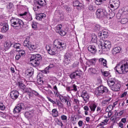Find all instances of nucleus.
<instances>
[{
	"label": "nucleus",
	"instance_id": "49",
	"mask_svg": "<svg viewBox=\"0 0 128 128\" xmlns=\"http://www.w3.org/2000/svg\"><path fill=\"white\" fill-rule=\"evenodd\" d=\"M78 64L80 62L76 61L72 64V68H78Z\"/></svg>",
	"mask_w": 128,
	"mask_h": 128
},
{
	"label": "nucleus",
	"instance_id": "61",
	"mask_svg": "<svg viewBox=\"0 0 128 128\" xmlns=\"http://www.w3.org/2000/svg\"><path fill=\"white\" fill-rule=\"evenodd\" d=\"M126 94H128V92H123L121 96V98H124V96H126Z\"/></svg>",
	"mask_w": 128,
	"mask_h": 128
},
{
	"label": "nucleus",
	"instance_id": "48",
	"mask_svg": "<svg viewBox=\"0 0 128 128\" xmlns=\"http://www.w3.org/2000/svg\"><path fill=\"white\" fill-rule=\"evenodd\" d=\"M102 74L104 76H110V72L107 71H104V72H102Z\"/></svg>",
	"mask_w": 128,
	"mask_h": 128
},
{
	"label": "nucleus",
	"instance_id": "38",
	"mask_svg": "<svg viewBox=\"0 0 128 128\" xmlns=\"http://www.w3.org/2000/svg\"><path fill=\"white\" fill-rule=\"evenodd\" d=\"M88 64H90V66H94L96 64V59H92L88 60Z\"/></svg>",
	"mask_w": 128,
	"mask_h": 128
},
{
	"label": "nucleus",
	"instance_id": "10",
	"mask_svg": "<svg viewBox=\"0 0 128 128\" xmlns=\"http://www.w3.org/2000/svg\"><path fill=\"white\" fill-rule=\"evenodd\" d=\"M24 103H20L14 108L13 112L14 114H19V112H20V110H24Z\"/></svg>",
	"mask_w": 128,
	"mask_h": 128
},
{
	"label": "nucleus",
	"instance_id": "32",
	"mask_svg": "<svg viewBox=\"0 0 128 128\" xmlns=\"http://www.w3.org/2000/svg\"><path fill=\"white\" fill-rule=\"evenodd\" d=\"M70 78L72 80H74V78H78V76L76 75V74L74 72L70 74Z\"/></svg>",
	"mask_w": 128,
	"mask_h": 128
},
{
	"label": "nucleus",
	"instance_id": "17",
	"mask_svg": "<svg viewBox=\"0 0 128 128\" xmlns=\"http://www.w3.org/2000/svg\"><path fill=\"white\" fill-rule=\"evenodd\" d=\"M74 6L76 7L77 10H82V4H80L78 0H76L74 2Z\"/></svg>",
	"mask_w": 128,
	"mask_h": 128
},
{
	"label": "nucleus",
	"instance_id": "60",
	"mask_svg": "<svg viewBox=\"0 0 128 128\" xmlns=\"http://www.w3.org/2000/svg\"><path fill=\"white\" fill-rule=\"evenodd\" d=\"M84 110L85 111H88L90 110V108H88V106H86L84 107Z\"/></svg>",
	"mask_w": 128,
	"mask_h": 128
},
{
	"label": "nucleus",
	"instance_id": "24",
	"mask_svg": "<svg viewBox=\"0 0 128 128\" xmlns=\"http://www.w3.org/2000/svg\"><path fill=\"white\" fill-rule=\"evenodd\" d=\"M74 72L75 73V74L77 76L78 78H80L82 74V70H80V69H78Z\"/></svg>",
	"mask_w": 128,
	"mask_h": 128
},
{
	"label": "nucleus",
	"instance_id": "37",
	"mask_svg": "<svg viewBox=\"0 0 128 128\" xmlns=\"http://www.w3.org/2000/svg\"><path fill=\"white\" fill-rule=\"evenodd\" d=\"M13 48H20V44L18 43H13Z\"/></svg>",
	"mask_w": 128,
	"mask_h": 128
},
{
	"label": "nucleus",
	"instance_id": "27",
	"mask_svg": "<svg viewBox=\"0 0 128 128\" xmlns=\"http://www.w3.org/2000/svg\"><path fill=\"white\" fill-rule=\"evenodd\" d=\"M52 116L55 118L58 116V112L56 108L52 110Z\"/></svg>",
	"mask_w": 128,
	"mask_h": 128
},
{
	"label": "nucleus",
	"instance_id": "36",
	"mask_svg": "<svg viewBox=\"0 0 128 128\" xmlns=\"http://www.w3.org/2000/svg\"><path fill=\"white\" fill-rule=\"evenodd\" d=\"M88 10L91 12H94L96 10V6L94 5L90 4L88 7Z\"/></svg>",
	"mask_w": 128,
	"mask_h": 128
},
{
	"label": "nucleus",
	"instance_id": "50",
	"mask_svg": "<svg viewBox=\"0 0 128 128\" xmlns=\"http://www.w3.org/2000/svg\"><path fill=\"white\" fill-rule=\"evenodd\" d=\"M61 120H68V116H66L63 114L61 116Z\"/></svg>",
	"mask_w": 128,
	"mask_h": 128
},
{
	"label": "nucleus",
	"instance_id": "30",
	"mask_svg": "<svg viewBox=\"0 0 128 128\" xmlns=\"http://www.w3.org/2000/svg\"><path fill=\"white\" fill-rule=\"evenodd\" d=\"M24 92H26V94H30L32 92V89L30 88H28L26 86L22 89Z\"/></svg>",
	"mask_w": 128,
	"mask_h": 128
},
{
	"label": "nucleus",
	"instance_id": "41",
	"mask_svg": "<svg viewBox=\"0 0 128 128\" xmlns=\"http://www.w3.org/2000/svg\"><path fill=\"white\" fill-rule=\"evenodd\" d=\"M109 18L111 19L112 18L116 16V13L114 12H111L109 13Z\"/></svg>",
	"mask_w": 128,
	"mask_h": 128
},
{
	"label": "nucleus",
	"instance_id": "22",
	"mask_svg": "<svg viewBox=\"0 0 128 128\" xmlns=\"http://www.w3.org/2000/svg\"><path fill=\"white\" fill-rule=\"evenodd\" d=\"M98 62L100 64H102L104 66H106V64L108 62L106 61V60L104 58H100L99 59Z\"/></svg>",
	"mask_w": 128,
	"mask_h": 128
},
{
	"label": "nucleus",
	"instance_id": "44",
	"mask_svg": "<svg viewBox=\"0 0 128 128\" xmlns=\"http://www.w3.org/2000/svg\"><path fill=\"white\" fill-rule=\"evenodd\" d=\"M116 104H118V102H114L113 105H110L108 106V108H112V110H114V106H116Z\"/></svg>",
	"mask_w": 128,
	"mask_h": 128
},
{
	"label": "nucleus",
	"instance_id": "4",
	"mask_svg": "<svg viewBox=\"0 0 128 128\" xmlns=\"http://www.w3.org/2000/svg\"><path fill=\"white\" fill-rule=\"evenodd\" d=\"M42 59V56L40 54H33L30 59V64L33 66H38L40 62Z\"/></svg>",
	"mask_w": 128,
	"mask_h": 128
},
{
	"label": "nucleus",
	"instance_id": "51",
	"mask_svg": "<svg viewBox=\"0 0 128 128\" xmlns=\"http://www.w3.org/2000/svg\"><path fill=\"white\" fill-rule=\"evenodd\" d=\"M62 24L58 25L56 27V31L60 32V30H62Z\"/></svg>",
	"mask_w": 128,
	"mask_h": 128
},
{
	"label": "nucleus",
	"instance_id": "45",
	"mask_svg": "<svg viewBox=\"0 0 128 128\" xmlns=\"http://www.w3.org/2000/svg\"><path fill=\"white\" fill-rule=\"evenodd\" d=\"M0 110H6V106L2 103H0Z\"/></svg>",
	"mask_w": 128,
	"mask_h": 128
},
{
	"label": "nucleus",
	"instance_id": "55",
	"mask_svg": "<svg viewBox=\"0 0 128 128\" xmlns=\"http://www.w3.org/2000/svg\"><path fill=\"white\" fill-rule=\"evenodd\" d=\"M20 58H22V56L18 53L16 54L15 58L16 60H18Z\"/></svg>",
	"mask_w": 128,
	"mask_h": 128
},
{
	"label": "nucleus",
	"instance_id": "52",
	"mask_svg": "<svg viewBox=\"0 0 128 128\" xmlns=\"http://www.w3.org/2000/svg\"><path fill=\"white\" fill-rule=\"evenodd\" d=\"M94 30H100V26L99 24H96L94 28Z\"/></svg>",
	"mask_w": 128,
	"mask_h": 128
},
{
	"label": "nucleus",
	"instance_id": "6",
	"mask_svg": "<svg viewBox=\"0 0 128 128\" xmlns=\"http://www.w3.org/2000/svg\"><path fill=\"white\" fill-rule=\"evenodd\" d=\"M43 6H46V0H37L34 2L33 6V10L34 12H38L40 8H42Z\"/></svg>",
	"mask_w": 128,
	"mask_h": 128
},
{
	"label": "nucleus",
	"instance_id": "18",
	"mask_svg": "<svg viewBox=\"0 0 128 128\" xmlns=\"http://www.w3.org/2000/svg\"><path fill=\"white\" fill-rule=\"evenodd\" d=\"M34 74V70H26L25 76L27 78H30Z\"/></svg>",
	"mask_w": 128,
	"mask_h": 128
},
{
	"label": "nucleus",
	"instance_id": "21",
	"mask_svg": "<svg viewBox=\"0 0 128 128\" xmlns=\"http://www.w3.org/2000/svg\"><path fill=\"white\" fill-rule=\"evenodd\" d=\"M5 44H4V48L6 50H10V46H12L13 44V43H12L11 42H5Z\"/></svg>",
	"mask_w": 128,
	"mask_h": 128
},
{
	"label": "nucleus",
	"instance_id": "56",
	"mask_svg": "<svg viewBox=\"0 0 128 128\" xmlns=\"http://www.w3.org/2000/svg\"><path fill=\"white\" fill-rule=\"evenodd\" d=\"M32 28H38V26H36V22H32Z\"/></svg>",
	"mask_w": 128,
	"mask_h": 128
},
{
	"label": "nucleus",
	"instance_id": "7",
	"mask_svg": "<svg viewBox=\"0 0 128 128\" xmlns=\"http://www.w3.org/2000/svg\"><path fill=\"white\" fill-rule=\"evenodd\" d=\"M98 46L100 48H102V50L106 52V50H108L112 48V43L109 40H105L104 42V44L100 43Z\"/></svg>",
	"mask_w": 128,
	"mask_h": 128
},
{
	"label": "nucleus",
	"instance_id": "47",
	"mask_svg": "<svg viewBox=\"0 0 128 128\" xmlns=\"http://www.w3.org/2000/svg\"><path fill=\"white\" fill-rule=\"evenodd\" d=\"M50 68H52V65H50V66H49V67H46V68H45L44 73V74H48V72H48V70H50Z\"/></svg>",
	"mask_w": 128,
	"mask_h": 128
},
{
	"label": "nucleus",
	"instance_id": "26",
	"mask_svg": "<svg viewBox=\"0 0 128 128\" xmlns=\"http://www.w3.org/2000/svg\"><path fill=\"white\" fill-rule=\"evenodd\" d=\"M120 47H116L112 50V52L116 54H118L120 52Z\"/></svg>",
	"mask_w": 128,
	"mask_h": 128
},
{
	"label": "nucleus",
	"instance_id": "63",
	"mask_svg": "<svg viewBox=\"0 0 128 128\" xmlns=\"http://www.w3.org/2000/svg\"><path fill=\"white\" fill-rule=\"evenodd\" d=\"M74 102L76 104H80V100H78V99L74 98Z\"/></svg>",
	"mask_w": 128,
	"mask_h": 128
},
{
	"label": "nucleus",
	"instance_id": "2",
	"mask_svg": "<svg viewBox=\"0 0 128 128\" xmlns=\"http://www.w3.org/2000/svg\"><path fill=\"white\" fill-rule=\"evenodd\" d=\"M118 74H126L128 72V61L124 62L123 64L118 63L114 68Z\"/></svg>",
	"mask_w": 128,
	"mask_h": 128
},
{
	"label": "nucleus",
	"instance_id": "3",
	"mask_svg": "<svg viewBox=\"0 0 128 128\" xmlns=\"http://www.w3.org/2000/svg\"><path fill=\"white\" fill-rule=\"evenodd\" d=\"M11 26L15 30H20L24 28V23L20 19L18 18H14L10 20Z\"/></svg>",
	"mask_w": 128,
	"mask_h": 128
},
{
	"label": "nucleus",
	"instance_id": "9",
	"mask_svg": "<svg viewBox=\"0 0 128 128\" xmlns=\"http://www.w3.org/2000/svg\"><path fill=\"white\" fill-rule=\"evenodd\" d=\"M104 92H108V89L104 86H100L98 87V90L95 92V94L98 96H100L101 94H104Z\"/></svg>",
	"mask_w": 128,
	"mask_h": 128
},
{
	"label": "nucleus",
	"instance_id": "59",
	"mask_svg": "<svg viewBox=\"0 0 128 128\" xmlns=\"http://www.w3.org/2000/svg\"><path fill=\"white\" fill-rule=\"evenodd\" d=\"M82 124H84V122L82 120H80L78 122V125L79 126L82 127Z\"/></svg>",
	"mask_w": 128,
	"mask_h": 128
},
{
	"label": "nucleus",
	"instance_id": "29",
	"mask_svg": "<svg viewBox=\"0 0 128 128\" xmlns=\"http://www.w3.org/2000/svg\"><path fill=\"white\" fill-rule=\"evenodd\" d=\"M24 116L26 118H30L32 116V112H25Z\"/></svg>",
	"mask_w": 128,
	"mask_h": 128
},
{
	"label": "nucleus",
	"instance_id": "35",
	"mask_svg": "<svg viewBox=\"0 0 128 128\" xmlns=\"http://www.w3.org/2000/svg\"><path fill=\"white\" fill-rule=\"evenodd\" d=\"M113 4L116 7H118V6H120V0H113Z\"/></svg>",
	"mask_w": 128,
	"mask_h": 128
},
{
	"label": "nucleus",
	"instance_id": "64",
	"mask_svg": "<svg viewBox=\"0 0 128 128\" xmlns=\"http://www.w3.org/2000/svg\"><path fill=\"white\" fill-rule=\"evenodd\" d=\"M98 36L99 38H102V32H99L98 34Z\"/></svg>",
	"mask_w": 128,
	"mask_h": 128
},
{
	"label": "nucleus",
	"instance_id": "58",
	"mask_svg": "<svg viewBox=\"0 0 128 128\" xmlns=\"http://www.w3.org/2000/svg\"><path fill=\"white\" fill-rule=\"evenodd\" d=\"M31 93L32 92L28 93V98H29L28 100H34V96L32 95Z\"/></svg>",
	"mask_w": 128,
	"mask_h": 128
},
{
	"label": "nucleus",
	"instance_id": "15",
	"mask_svg": "<svg viewBox=\"0 0 128 128\" xmlns=\"http://www.w3.org/2000/svg\"><path fill=\"white\" fill-rule=\"evenodd\" d=\"M120 84L118 83H116L112 87L110 88L112 90L113 92H118L120 89Z\"/></svg>",
	"mask_w": 128,
	"mask_h": 128
},
{
	"label": "nucleus",
	"instance_id": "11",
	"mask_svg": "<svg viewBox=\"0 0 128 128\" xmlns=\"http://www.w3.org/2000/svg\"><path fill=\"white\" fill-rule=\"evenodd\" d=\"M64 66H68L70 62V54L68 52L66 53L64 55Z\"/></svg>",
	"mask_w": 128,
	"mask_h": 128
},
{
	"label": "nucleus",
	"instance_id": "54",
	"mask_svg": "<svg viewBox=\"0 0 128 128\" xmlns=\"http://www.w3.org/2000/svg\"><path fill=\"white\" fill-rule=\"evenodd\" d=\"M47 98H48V100H49V102H50L53 104H56V102L54 101V100H52V98H50L47 97Z\"/></svg>",
	"mask_w": 128,
	"mask_h": 128
},
{
	"label": "nucleus",
	"instance_id": "43",
	"mask_svg": "<svg viewBox=\"0 0 128 128\" xmlns=\"http://www.w3.org/2000/svg\"><path fill=\"white\" fill-rule=\"evenodd\" d=\"M18 84L19 88H21L22 90H23L26 87V85H24V84L20 82H18Z\"/></svg>",
	"mask_w": 128,
	"mask_h": 128
},
{
	"label": "nucleus",
	"instance_id": "14",
	"mask_svg": "<svg viewBox=\"0 0 128 128\" xmlns=\"http://www.w3.org/2000/svg\"><path fill=\"white\" fill-rule=\"evenodd\" d=\"M1 26V32L3 34H4L5 32H6L7 30H8V24L6 23H1L0 24Z\"/></svg>",
	"mask_w": 128,
	"mask_h": 128
},
{
	"label": "nucleus",
	"instance_id": "13",
	"mask_svg": "<svg viewBox=\"0 0 128 128\" xmlns=\"http://www.w3.org/2000/svg\"><path fill=\"white\" fill-rule=\"evenodd\" d=\"M18 96H20L18 92L16 90L11 92L10 94V96L11 98L14 100H16V98H18Z\"/></svg>",
	"mask_w": 128,
	"mask_h": 128
},
{
	"label": "nucleus",
	"instance_id": "62",
	"mask_svg": "<svg viewBox=\"0 0 128 128\" xmlns=\"http://www.w3.org/2000/svg\"><path fill=\"white\" fill-rule=\"evenodd\" d=\"M122 122H123L124 124H126V118H122L121 120Z\"/></svg>",
	"mask_w": 128,
	"mask_h": 128
},
{
	"label": "nucleus",
	"instance_id": "46",
	"mask_svg": "<svg viewBox=\"0 0 128 128\" xmlns=\"http://www.w3.org/2000/svg\"><path fill=\"white\" fill-rule=\"evenodd\" d=\"M56 124H58V126H64V124H62V122L61 120H60L58 119L56 121Z\"/></svg>",
	"mask_w": 128,
	"mask_h": 128
},
{
	"label": "nucleus",
	"instance_id": "25",
	"mask_svg": "<svg viewBox=\"0 0 128 128\" xmlns=\"http://www.w3.org/2000/svg\"><path fill=\"white\" fill-rule=\"evenodd\" d=\"M46 16L44 14H40L36 15V20H42V18H44Z\"/></svg>",
	"mask_w": 128,
	"mask_h": 128
},
{
	"label": "nucleus",
	"instance_id": "19",
	"mask_svg": "<svg viewBox=\"0 0 128 128\" xmlns=\"http://www.w3.org/2000/svg\"><path fill=\"white\" fill-rule=\"evenodd\" d=\"M66 90L68 92H70L71 90H73L74 92H76V90H78V88H76V86L74 84L72 86L67 87L66 88Z\"/></svg>",
	"mask_w": 128,
	"mask_h": 128
},
{
	"label": "nucleus",
	"instance_id": "53",
	"mask_svg": "<svg viewBox=\"0 0 128 128\" xmlns=\"http://www.w3.org/2000/svg\"><path fill=\"white\" fill-rule=\"evenodd\" d=\"M32 94H34V96H40V94L36 91L32 90Z\"/></svg>",
	"mask_w": 128,
	"mask_h": 128
},
{
	"label": "nucleus",
	"instance_id": "5",
	"mask_svg": "<svg viewBox=\"0 0 128 128\" xmlns=\"http://www.w3.org/2000/svg\"><path fill=\"white\" fill-rule=\"evenodd\" d=\"M30 36L26 38L24 42V46L26 48H28L30 52H35V50H36V46L30 44Z\"/></svg>",
	"mask_w": 128,
	"mask_h": 128
},
{
	"label": "nucleus",
	"instance_id": "31",
	"mask_svg": "<svg viewBox=\"0 0 128 128\" xmlns=\"http://www.w3.org/2000/svg\"><path fill=\"white\" fill-rule=\"evenodd\" d=\"M110 100H112V98H110L108 99L104 100L102 102V104H104V106H106V104H108Z\"/></svg>",
	"mask_w": 128,
	"mask_h": 128
},
{
	"label": "nucleus",
	"instance_id": "1",
	"mask_svg": "<svg viewBox=\"0 0 128 128\" xmlns=\"http://www.w3.org/2000/svg\"><path fill=\"white\" fill-rule=\"evenodd\" d=\"M46 50H48L49 54L54 56V54H58V50L60 51L66 50V44L62 42L58 41V40H55L51 47L46 46Z\"/></svg>",
	"mask_w": 128,
	"mask_h": 128
},
{
	"label": "nucleus",
	"instance_id": "23",
	"mask_svg": "<svg viewBox=\"0 0 128 128\" xmlns=\"http://www.w3.org/2000/svg\"><path fill=\"white\" fill-rule=\"evenodd\" d=\"M98 42V38H96V34H92V36L91 42L92 44H96Z\"/></svg>",
	"mask_w": 128,
	"mask_h": 128
},
{
	"label": "nucleus",
	"instance_id": "34",
	"mask_svg": "<svg viewBox=\"0 0 128 128\" xmlns=\"http://www.w3.org/2000/svg\"><path fill=\"white\" fill-rule=\"evenodd\" d=\"M18 54L21 56H26V52L24 50H18Z\"/></svg>",
	"mask_w": 128,
	"mask_h": 128
},
{
	"label": "nucleus",
	"instance_id": "33",
	"mask_svg": "<svg viewBox=\"0 0 128 128\" xmlns=\"http://www.w3.org/2000/svg\"><path fill=\"white\" fill-rule=\"evenodd\" d=\"M56 32H58L60 34V36H66V32H64V30H59L58 32V30H56Z\"/></svg>",
	"mask_w": 128,
	"mask_h": 128
},
{
	"label": "nucleus",
	"instance_id": "8",
	"mask_svg": "<svg viewBox=\"0 0 128 128\" xmlns=\"http://www.w3.org/2000/svg\"><path fill=\"white\" fill-rule=\"evenodd\" d=\"M96 16L98 18H106L108 12L104 9L98 8L96 12Z\"/></svg>",
	"mask_w": 128,
	"mask_h": 128
},
{
	"label": "nucleus",
	"instance_id": "20",
	"mask_svg": "<svg viewBox=\"0 0 128 128\" xmlns=\"http://www.w3.org/2000/svg\"><path fill=\"white\" fill-rule=\"evenodd\" d=\"M88 50L94 54L96 52V48L94 46L90 45L88 46Z\"/></svg>",
	"mask_w": 128,
	"mask_h": 128
},
{
	"label": "nucleus",
	"instance_id": "57",
	"mask_svg": "<svg viewBox=\"0 0 128 128\" xmlns=\"http://www.w3.org/2000/svg\"><path fill=\"white\" fill-rule=\"evenodd\" d=\"M89 72H92V74H94V72H96V69L94 68H90L88 69Z\"/></svg>",
	"mask_w": 128,
	"mask_h": 128
},
{
	"label": "nucleus",
	"instance_id": "28",
	"mask_svg": "<svg viewBox=\"0 0 128 128\" xmlns=\"http://www.w3.org/2000/svg\"><path fill=\"white\" fill-rule=\"evenodd\" d=\"M96 106H96V104H92L90 106V109L91 112H94V110H96Z\"/></svg>",
	"mask_w": 128,
	"mask_h": 128
},
{
	"label": "nucleus",
	"instance_id": "42",
	"mask_svg": "<svg viewBox=\"0 0 128 128\" xmlns=\"http://www.w3.org/2000/svg\"><path fill=\"white\" fill-rule=\"evenodd\" d=\"M102 2H103L102 0H94V3L97 6H100V4H102Z\"/></svg>",
	"mask_w": 128,
	"mask_h": 128
},
{
	"label": "nucleus",
	"instance_id": "39",
	"mask_svg": "<svg viewBox=\"0 0 128 128\" xmlns=\"http://www.w3.org/2000/svg\"><path fill=\"white\" fill-rule=\"evenodd\" d=\"M102 38H108V33L106 31H103L102 32Z\"/></svg>",
	"mask_w": 128,
	"mask_h": 128
},
{
	"label": "nucleus",
	"instance_id": "12",
	"mask_svg": "<svg viewBox=\"0 0 128 128\" xmlns=\"http://www.w3.org/2000/svg\"><path fill=\"white\" fill-rule=\"evenodd\" d=\"M81 96L82 98L85 102H88V100H90V96H88V92H86V91L83 90L81 93Z\"/></svg>",
	"mask_w": 128,
	"mask_h": 128
},
{
	"label": "nucleus",
	"instance_id": "16",
	"mask_svg": "<svg viewBox=\"0 0 128 128\" xmlns=\"http://www.w3.org/2000/svg\"><path fill=\"white\" fill-rule=\"evenodd\" d=\"M116 84V79L114 78H111L108 80V84L110 88L112 87Z\"/></svg>",
	"mask_w": 128,
	"mask_h": 128
},
{
	"label": "nucleus",
	"instance_id": "40",
	"mask_svg": "<svg viewBox=\"0 0 128 128\" xmlns=\"http://www.w3.org/2000/svg\"><path fill=\"white\" fill-rule=\"evenodd\" d=\"M128 22V19L127 18H123L121 20V24H126Z\"/></svg>",
	"mask_w": 128,
	"mask_h": 128
}]
</instances>
